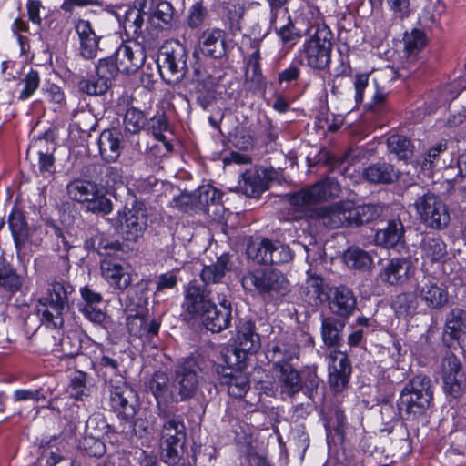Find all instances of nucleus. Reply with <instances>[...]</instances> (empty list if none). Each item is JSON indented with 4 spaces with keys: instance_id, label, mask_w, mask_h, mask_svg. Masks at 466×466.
Returning a JSON list of instances; mask_svg holds the SVG:
<instances>
[{
    "instance_id": "4c0bfd02",
    "label": "nucleus",
    "mask_w": 466,
    "mask_h": 466,
    "mask_svg": "<svg viewBox=\"0 0 466 466\" xmlns=\"http://www.w3.org/2000/svg\"><path fill=\"white\" fill-rule=\"evenodd\" d=\"M72 292V287L59 281H54L48 284L46 291L39 299L46 301H53L56 305L69 309L68 294Z\"/></svg>"
},
{
    "instance_id": "c9c22d12",
    "label": "nucleus",
    "mask_w": 466,
    "mask_h": 466,
    "mask_svg": "<svg viewBox=\"0 0 466 466\" xmlns=\"http://www.w3.org/2000/svg\"><path fill=\"white\" fill-rule=\"evenodd\" d=\"M229 269V256L223 254L218 258L215 263L205 266L201 271L200 277L205 284L218 283L222 280Z\"/></svg>"
},
{
    "instance_id": "09e8293b",
    "label": "nucleus",
    "mask_w": 466,
    "mask_h": 466,
    "mask_svg": "<svg viewBox=\"0 0 466 466\" xmlns=\"http://www.w3.org/2000/svg\"><path fill=\"white\" fill-rule=\"evenodd\" d=\"M146 125L144 113L135 107L127 110L124 116L125 130L130 134H137Z\"/></svg>"
},
{
    "instance_id": "dca6fc26",
    "label": "nucleus",
    "mask_w": 466,
    "mask_h": 466,
    "mask_svg": "<svg viewBox=\"0 0 466 466\" xmlns=\"http://www.w3.org/2000/svg\"><path fill=\"white\" fill-rule=\"evenodd\" d=\"M198 366L195 360H185L177 370L173 388L177 401H184L192 398L198 387Z\"/></svg>"
},
{
    "instance_id": "58836bf2",
    "label": "nucleus",
    "mask_w": 466,
    "mask_h": 466,
    "mask_svg": "<svg viewBox=\"0 0 466 466\" xmlns=\"http://www.w3.org/2000/svg\"><path fill=\"white\" fill-rule=\"evenodd\" d=\"M445 331L456 340L466 335V311L453 309L448 315Z\"/></svg>"
},
{
    "instance_id": "338daca9",
    "label": "nucleus",
    "mask_w": 466,
    "mask_h": 466,
    "mask_svg": "<svg viewBox=\"0 0 466 466\" xmlns=\"http://www.w3.org/2000/svg\"><path fill=\"white\" fill-rule=\"evenodd\" d=\"M246 78L248 81L253 82L258 88L264 86L265 81L259 63L248 62L246 71Z\"/></svg>"
},
{
    "instance_id": "3c124183",
    "label": "nucleus",
    "mask_w": 466,
    "mask_h": 466,
    "mask_svg": "<svg viewBox=\"0 0 466 466\" xmlns=\"http://www.w3.org/2000/svg\"><path fill=\"white\" fill-rule=\"evenodd\" d=\"M96 73L101 79L112 86L113 81L120 71L113 60V56L101 58L96 66Z\"/></svg>"
},
{
    "instance_id": "4d7b16f0",
    "label": "nucleus",
    "mask_w": 466,
    "mask_h": 466,
    "mask_svg": "<svg viewBox=\"0 0 466 466\" xmlns=\"http://www.w3.org/2000/svg\"><path fill=\"white\" fill-rule=\"evenodd\" d=\"M318 218L321 220L322 224L330 228H338L342 227V220L335 212V204L321 208L317 211Z\"/></svg>"
},
{
    "instance_id": "2eb2a0df",
    "label": "nucleus",
    "mask_w": 466,
    "mask_h": 466,
    "mask_svg": "<svg viewBox=\"0 0 466 466\" xmlns=\"http://www.w3.org/2000/svg\"><path fill=\"white\" fill-rule=\"evenodd\" d=\"M255 324L248 319H240L237 326L235 349L228 350L225 357L236 361L244 360L246 353H255L260 348L258 334L254 330Z\"/></svg>"
},
{
    "instance_id": "9d476101",
    "label": "nucleus",
    "mask_w": 466,
    "mask_h": 466,
    "mask_svg": "<svg viewBox=\"0 0 466 466\" xmlns=\"http://www.w3.org/2000/svg\"><path fill=\"white\" fill-rule=\"evenodd\" d=\"M243 361L225 357L223 364L215 365L218 380L228 387V392L234 398H242L249 389L248 373L244 370Z\"/></svg>"
},
{
    "instance_id": "6e6552de",
    "label": "nucleus",
    "mask_w": 466,
    "mask_h": 466,
    "mask_svg": "<svg viewBox=\"0 0 466 466\" xmlns=\"http://www.w3.org/2000/svg\"><path fill=\"white\" fill-rule=\"evenodd\" d=\"M413 206L420 220L426 227L441 230L449 225L451 216L448 207L439 196L427 192L418 197Z\"/></svg>"
},
{
    "instance_id": "ea45409f",
    "label": "nucleus",
    "mask_w": 466,
    "mask_h": 466,
    "mask_svg": "<svg viewBox=\"0 0 466 466\" xmlns=\"http://www.w3.org/2000/svg\"><path fill=\"white\" fill-rule=\"evenodd\" d=\"M388 149L399 160L406 161L413 155V147L409 138L401 135H392L387 139Z\"/></svg>"
},
{
    "instance_id": "a878e982",
    "label": "nucleus",
    "mask_w": 466,
    "mask_h": 466,
    "mask_svg": "<svg viewBox=\"0 0 466 466\" xmlns=\"http://www.w3.org/2000/svg\"><path fill=\"white\" fill-rule=\"evenodd\" d=\"M98 147L106 161H116L124 147L121 131L116 128L105 129L99 136Z\"/></svg>"
},
{
    "instance_id": "4468645a",
    "label": "nucleus",
    "mask_w": 466,
    "mask_h": 466,
    "mask_svg": "<svg viewBox=\"0 0 466 466\" xmlns=\"http://www.w3.org/2000/svg\"><path fill=\"white\" fill-rule=\"evenodd\" d=\"M309 7L310 6H308L307 9L303 10L300 17H298L295 21H292L289 16H287L285 23L280 25H278L277 19L280 15L285 16L286 12L280 9H273L271 11L269 19L270 25L275 28L276 34L284 46L293 47L302 35H305L308 21L303 19L302 16Z\"/></svg>"
},
{
    "instance_id": "f3484780",
    "label": "nucleus",
    "mask_w": 466,
    "mask_h": 466,
    "mask_svg": "<svg viewBox=\"0 0 466 466\" xmlns=\"http://www.w3.org/2000/svg\"><path fill=\"white\" fill-rule=\"evenodd\" d=\"M149 391L155 397L157 405V414L161 418L168 417L173 413L171 406L177 402L173 384L169 383L168 377L164 372H156L148 383Z\"/></svg>"
},
{
    "instance_id": "72a5a7b5",
    "label": "nucleus",
    "mask_w": 466,
    "mask_h": 466,
    "mask_svg": "<svg viewBox=\"0 0 466 466\" xmlns=\"http://www.w3.org/2000/svg\"><path fill=\"white\" fill-rule=\"evenodd\" d=\"M404 237V227L400 219L389 221L384 228L379 229L375 235V242L379 246L391 248L398 245Z\"/></svg>"
},
{
    "instance_id": "473e14b6",
    "label": "nucleus",
    "mask_w": 466,
    "mask_h": 466,
    "mask_svg": "<svg viewBox=\"0 0 466 466\" xmlns=\"http://www.w3.org/2000/svg\"><path fill=\"white\" fill-rule=\"evenodd\" d=\"M274 372L277 375L281 393L293 396L301 390L300 376L291 365H282L281 368H278L277 371Z\"/></svg>"
},
{
    "instance_id": "774afa93",
    "label": "nucleus",
    "mask_w": 466,
    "mask_h": 466,
    "mask_svg": "<svg viewBox=\"0 0 466 466\" xmlns=\"http://www.w3.org/2000/svg\"><path fill=\"white\" fill-rule=\"evenodd\" d=\"M177 278L173 271L161 274L157 282L156 293L163 292L166 289H172L177 286Z\"/></svg>"
},
{
    "instance_id": "5fc2aeb1",
    "label": "nucleus",
    "mask_w": 466,
    "mask_h": 466,
    "mask_svg": "<svg viewBox=\"0 0 466 466\" xmlns=\"http://www.w3.org/2000/svg\"><path fill=\"white\" fill-rule=\"evenodd\" d=\"M293 258L290 248L279 241H271L269 248V264H279L289 262Z\"/></svg>"
},
{
    "instance_id": "aec40b11",
    "label": "nucleus",
    "mask_w": 466,
    "mask_h": 466,
    "mask_svg": "<svg viewBox=\"0 0 466 466\" xmlns=\"http://www.w3.org/2000/svg\"><path fill=\"white\" fill-rule=\"evenodd\" d=\"M112 56L122 74L137 72L143 66L146 59L143 48L135 42L121 44Z\"/></svg>"
},
{
    "instance_id": "864d4df0",
    "label": "nucleus",
    "mask_w": 466,
    "mask_h": 466,
    "mask_svg": "<svg viewBox=\"0 0 466 466\" xmlns=\"http://www.w3.org/2000/svg\"><path fill=\"white\" fill-rule=\"evenodd\" d=\"M405 50L409 55L420 52L426 44V36L419 29H413L406 33L403 38Z\"/></svg>"
},
{
    "instance_id": "680f3d73",
    "label": "nucleus",
    "mask_w": 466,
    "mask_h": 466,
    "mask_svg": "<svg viewBox=\"0 0 466 466\" xmlns=\"http://www.w3.org/2000/svg\"><path fill=\"white\" fill-rule=\"evenodd\" d=\"M168 123L167 119L164 115L155 116L152 118V132L157 140L162 141L167 150L171 149V146L166 141V137L163 134L164 131L167 130Z\"/></svg>"
},
{
    "instance_id": "f8f14e48",
    "label": "nucleus",
    "mask_w": 466,
    "mask_h": 466,
    "mask_svg": "<svg viewBox=\"0 0 466 466\" xmlns=\"http://www.w3.org/2000/svg\"><path fill=\"white\" fill-rule=\"evenodd\" d=\"M340 187L331 178L321 180L290 196V204L298 208H306L311 205L339 196Z\"/></svg>"
},
{
    "instance_id": "79ce46f5",
    "label": "nucleus",
    "mask_w": 466,
    "mask_h": 466,
    "mask_svg": "<svg viewBox=\"0 0 466 466\" xmlns=\"http://www.w3.org/2000/svg\"><path fill=\"white\" fill-rule=\"evenodd\" d=\"M344 261L350 268L365 270L370 268L372 258L366 251L351 247L344 253Z\"/></svg>"
},
{
    "instance_id": "603ef678",
    "label": "nucleus",
    "mask_w": 466,
    "mask_h": 466,
    "mask_svg": "<svg viewBox=\"0 0 466 466\" xmlns=\"http://www.w3.org/2000/svg\"><path fill=\"white\" fill-rule=\"evenodd\" d=\"M21 85L23 86L18 98L20 100H26L30 98L34 93L37 90L40 85V76L36 70H30L24 78L21 79Z\"/></svg>"
},
{
    "instance_id": "7c9ffc66",
    "label": "nucleus",
    "mask_w": 466,
    "mask_h": 466,
    "mask_svg": "<svg viewBox=\"0 0 466 466\" xmlns=\"http://www.w3.org/2000/svg\"><path fill=\"white\" fill-rule=\"evenodd\" d=\"M267 183L264 171L252 168L242 174L239 187L246 196L258 197L267 189Z\"/></svg>"
},
{
    "instance_id": "f257e3e1",
    "label": "nucleus",
    "mask_w": 466,
    "mask_h": 466,
    "mask_svg": "<svg viewBox=\"0 0 466 466\" xmlns=\"http://www.w3.org/2000/svg\"><path fill=\"white\" fill-rule=\"evenodd\" d=\"M302 18L308 24L305 28L307 37L299 51L301 62L312 69L325 70L331 62L333 33L323 23L319 11L315 7H309Z\"/></svg>"
},
{
    "instance_id": "423d86ee",
    "label": "nucleus",
    "mask_w": 466,
    "mask_h": 466,
    "mask_svg": "<svg viewBox=\"0 0 466 466\" xmlns=\"http://www.w3.org/2000/svg\"><path fill=\"white\" fill-rule=\"evenodd\" d=\"M242 286L249 291H258L265 299H277L289 291L286 277L276 270H255L245 274Z\"/></svg>"
},
{
    "instance_id": "e2e57ef3",
    "label": "nucleus",
    "mask_w": 466,
    "mask_h": 466,
    "mask_svg": "<svg viewBox=\"0 0 466 466\" xmlns=\"http://www.w3.org/2000/svg\"><path fill=\"white\" fill-rule=\"evenodd\" d=\"M74 125L83 132L93 130L96 125L94 115L88 110H82L74 115Z\"/></svg>"
},
{
    "instance_id": "6ab92c4d",
    "label": "nucleus",
    "mask_w": 466,
    "mask_h": 466,
    "mask_svg": "<svg viewBox=\"0 0 466 466\" xmlns=\"http://www.w3.org/2000/svg\"><path fill=\"white\" fill-rule=\"evenodd\" d=\"M415 294L420 303L429 309H440L449 301L447 289L433 278H423L415 288Z\"/></svg>"
},
{
    "instance_id": "8fccbe9b",
    "label": "nucleus",
    "mask_w": 466,
    "mask_h": 466,
    "mask_svg": "<svg viewBox=\"0 0 466 466\" xmlns=\"http://www.w3.org/2000/svg\"><path fill=\"white\" fill-rule=\"evenodd\" d=\"M111 86L100 78L96 73L89 78L79 83L80 89L89 96H100L105 94Z\"/></svg>"
},
{
    "instance_id": "69168bd1",
    "label": "nucleus",
    "mask_w": 466,
    "mask_h": 466,
    "mask_svg": "<svg viewBox=\"0 0 466 466\" xmlns=\"http://www.w3.org/2000/svg\"><path fill=\"white\" fill-rule=\"evenodd\" d=\"M45 395L42 393L41 389H22L17 390L14 392V399L15 401H26L33 400L37 402L41 400H45Z\"/></svg>"
},
{
    "instance_id": "bb28decb",
    "label": "nucleus",
    "mask_w": 466,
    "mask_h": 466,
    "mask_svg": "<svg viewBox=\"0 0 466 466\" xmlns=\"http://www.w3.org/2000/svg\"><path fill=\"white\" fill-rule=\"evenodd\" d=\"M35 310L42 325L56 329L63 327L64 316L68 309L56 305L53 301L38 299Z\"/></svg>"
},
{
    "instance_id": "052dcab7",
    "label": "nucleus",
    "mask_w": 466,
    "mask_h": 466,
    "mask_svg": "<svg viewBox=\"0 0 466 466\" xmlns=\"http://www.w3.org/2000/svg\"><path fill=\"white\" fill-rule=\"evenodd\" d=\"M253 136L246 126L240 125L236 127L233 143L237 147L247 150L253 146Z\"/></svg>"
},
{
    "instance_id": "1a4fd4ad",
    "label": "nucleus",
    "mask_w": 466,
    "mask_h": 466,
    "mask_svg": "<svg viewBox=\"0 0 466 466\" xmlns=\"http://www.w3.org/2000/svg\"><path fill=\"white\" fill-rule=\"evenodd\" d=\"M161 431V458L167 464L177 463L183 441L186 438V427L179 417L166 418Z\"/></svg>"
},
{
    "instance_id": "a211bd4d",
    "label": "nucleus",
    "mask_w": 466,
    "mask_h": 466,
    "mask_svg": "<svg viewBox=\"0 0 466 466\" xmlns=\"http://www.w3.org/2000/svg\"><path fill=\"white\" fill-rule=\"evenodd\" d=\"M335 212H338L343 226L361 225L369 223L380 215V208L377 205L356 206L351 201L335 203Z\"/></svg>"
},
{
    "instance_id": "e433bc0d",
    "label": "nucleus",
    "mask_w": 466,
    "mask_h": 466,
    "mask_svg": "<svg viewBox=\"0 0 466 466\" xmlns=\"http://www.w3.org/2000/svg\"><path fill=\"white\" fill-rule=\"evenodd\" d=\"M421 254L425 261L441 262L446 254V244L438 237L426 238L421 243Z\"/></svg>"
},
{
    "instance_id": "f03ea898",
    "label": "nucleus",
    "mask_w": 466,
    "mask_h": 466,
    "mask_svg": "<svg viewBox=\"0 0 466 466\" xmlns=\"http://www.w3.org/2000/svg\"><path fill=\"white\" fill-rule=\"evenodd\" d=\"M183 307L192 317L200 319L211 332H220L229 326L232 311L230 303L223 299L218 306L213 304L197 286L187 288Z\"/></svg>"
},
{
    "instance_id": "0eeeda50",
    "label": "nucleus",
    "mask_w": 466,
    "mask_h": 466,
    "mask_svg": "<svg viewBox=\"0 0 466 466\" xmlns=\"http://www.w3.org/2000/svg\"><path fill=\"white\" fill-rule=\"evenodd\" d=\"M431 400V380L417 375L401 390L398 406L410 415H420L429 408Z\"/></svg>"
},
{
    "instance_id": "39448f33",
    "label": "nucleus",
    "mask_w": 466,
    "mask_h": 466,
    "mask_svg": "<svg viewBox=\"0 0 466 466\" xmlns=\"http://www.w3.org/2000/svg\"><path fill=\"white\" fill-rule=\"evenodd\" d=\"M66 189L71 199L82 204L90 212L107 215L113 209L105 189L93 181L74 180L67 185Z\"/></svg>"
},
{
    "instance_id": "49530a36",
    "label": "nucleus",
    "mask_w": 466,
    "mask_h": 466,
    "mask_svg": "<svg viewBox=\"0 0 466 466\" xmlns=\"http://www.w3.org/2000/svg\"><path fill=\"white\" fill-rule=\"evenodd\" d=\"M87 375L84 372H76L71 379L67 391L76 400H82L89 396L90 389L86 385Z\"/></svg>"
},
{
    "instance_id": "6e6d98bb",
    "label": "nucleus",
    "mask_w": 466,
    "mask_h": 466,
    "mask_svg": "<svg viewBox=\"0 0 466 466\" xmlns=\"http://www.w3.org/2000/svg\"><path fill=\"white\" fill-rule=\"evenodd\" d=\"M79 445L88 455L93 457H100L106 451L103 441H101L98 437L92 436L89 433L80 441Z\"/></svg>"
},
{
    "instance_id": "13d9d810",
    "label": "nucleus",
    "mask_w": 466,
    "mask_h": 466,
    "mask_svg": "<svg viewBox=\"0 0 466 466\" xmlns=\"http://www.w3.org/2000/svg\"><path fill=\"white\" fill-rule=\"evenodd\" d=\"M147 319L142 313L129 314L127 326L129 333L136 337H143L147 329Z\"/></svg>"
},
{
    "instance_id": "9b49d317",
    "label": "nucleus",
    "mask_w": 466,
    "mask_h": 466,
    "mask_svg": "<svg viewBox=\"0 0 466 466\" xmlns=\"http://www.w3.org/2000/svg\"><path fill=\"white\" fill-rule=\"evenodd\" d=\"M8 226L19 258L28 256L39 245L36 228L30 227L20 212L14 211L9 215Z\"/></svg>"
},
{
    "instance_id": "a18cd8bd",
    "label": "nucleus",
    "mask_w": 466,
    "mask_h": 466,
    "mask_svg": "<svg viewBox=\"0 0 466 466\" xmlns=\"http://www.w3.org/2000/svg\"><path fill=\"white\" fill-rule=\"evenodd\" d=\"M446 149L447 144L445 141L438 142L416 161V165L419 166L422 171H431L439 160L440 154Z\"/></svg>"
},
{
    "instance_id": "ddd939ff",
    "label": "nucleus",
    "mask_w": 466,
    "mask_h": 466,
    "mask_svg": "<svg viewBox=\"0 0 466 466\" xmlns=\"http://www.w3.org/2000/svg\"><path fill=\"white\" fill-rule=\"evenodd\" d=\"M113 223L121 228L127 240L136 242L147 228V217L144 208L133 206L131 208H124L118 211L116 218H113Z\"/></svg>"
},
{
    "instance_id": "cd10ccee",
    "label": "nucleus",
    "mask_w": 466,
    "mask_h": 466,
    "mask_svg": "<svg viewBox=\"0 0 466 466\" xmlns=\"http://www.w3.org/2000/svg\"><path fill=\"white\" fill-rule=\"evenodd\" d=\"M76 30L79 38L81 56L86 59L96 57L98 51V37L91 24L80 19L76 24Z\"/></svg>"
},
{
    "instance_id": "de8ad7c7",
    "label": "nucleus",
    "mask_w": 466,
    "mask_h": 466,
    "mask_svg": "<svg viewBox=\"0 0 466 466\" xmlns=\"http://www.w3.org/2000/svg\"><path fill=\"white\" fill-rule=\"evenodd\" d=\"M446 5L442 0H429L424 5L420 18L425 24H433L444 14Z\"/></svg>"
},
{
    "instance_id": "412c9836",
    "label": "nucleus",
    "mask_w": 466,
    "mask_h": 466,
    "mask_svg": "<svg viewBox=\"0 0 466 466\" xmlns=\"http://www.w3.org/2000/svg\"><path fill=\"white\" fill-rule=\"evenodd\" d=\"M441 378L445 392L453 397L459 396L465 387L461 361L452 353L447 354L441 361Z\"/></svg>"
},
{
    "instance_id": "2f4dec72",
    "label": "nucleus",
    "mask_w": 466,
    "mask_h": 466,
    "mask_svg": "<svg viewBox=\"0 0 466 466\" xmlns=\"http://www.w3.org/2000/svg\"><path fill=\"white\" fill-rule=\"evenodd\" d=\"M298 354L295 344L278 342L268 348L266 356L273 363L274 371H277L282 365H291L290 361L298 358Z\"/></svg>"
},
{
    "instance_id": "7ed1b4c3",
    "label": "nucleus",
    "mask_w": 466,
    "mask_h": 466,
    "mask_svg": "<svg viewBox=\"0 0 466 466\" xmlns=\"http://www.w3.org/2000/svg\"><path fill=\"white\" fill-rule=\"evenodd\" d=\"M139 8L130 10L127 14L125 28L135 35H140L153 27L172 25L175 15L174 9L168 2L162 1L155 5L154 0H141Z\"/></svg>"
},
{
    "instance_id": "c756f323",
    "label": "nucleus",
    "mask_w": 466,
    "mask_h": 466,
    "mask_svg": "<svg viewBox=\"0 0 466 466\" xmlns=\"http://www.w3.org/2000/svg\"><path fill=\"white\" fill-rule=\"evenodd\" d=\"M199 49L207 56L222 57L226 52L224 32L219 29L203 32L199 39Z\"/></svg>"
},
{
    "instance_id": "c85d7f7f",
    "label": "nucleus",
    "mask_w": 466,
    "mask_h": 466,
    "mask_svg": "<svg viewBox=\"0 0 466 466\" xmlns=\"http://www.w3.org/2000/svg\"><path fill=\"white\" fill-rule=\"evenodd\" d=\"M355 307L356 299L349 288L340 286L331 291L329 308L336 315L348 317L353 313Z\"/></svg>"
},
{
    "instance_id": "37998d69",
    "label": "nucleus",
    "mask_w": 466,
    "mask_h": 466,
    "mask_svg": "<svg viewBox=\"0 0 466 466\" xmlns=\"http://www.w3.org/2000/svg\"><path fill=\"white\" fill-rule=\"evenodd\" d=\"M420 300L414 293H401L396 297L392 307L399 317H407L414 314L419 306Z\"/></svg>"
},
{
    "instance_id": "0e129e2a",
    "label": "nucleus",
    "mask_w": 466,
    "mask_h": 466,
    "mask_svg": "<svg viewBox=\"0 0 466 466\" xmlns=\"http://www.w3.org/2000/svg\"><path fill=\"white\" fill-rule=\"evenodd\" d=\"M62 351L66 356L76 355L80 349V341L77 339L76 332H69L61 339Z\"/></svg>"
},
{
    "instance_id": "5701e85b",
    "label": "nucleus",
    "mask_w": 466,
    "mask_h": 466,
    "mask_svg": "<svg viewBox=\"0 0 466 466\" xmlns=\"http://www.w3.org/2000/svg\"><path fill=\"white\" fill-rule=\"evenodd\" d=\"M329 384L335 391H341L349 381L351 367L347 355L331 350L328 357Z\"/></svg>"
},
{
    "instance_id": "4be33fe9",
    "label": "nucleus",
    "mask_w": 466,
    "mask_h": 466,
    "mask_svg": "<svg viewBox=\"0 0 466 466\" xmlns=\"http://www.w3.org/2000/svg\"><path fill=\"white\" fill-rule=\"evenodd\" d=\"M100 270L103 279L115 289L123 291L132 283V268L128 264L104 259L101 261Z\"/></svg>"
},
{
    "instance_id": "c03bdc74",
    "label": "nucleus",
    "mask_w": 466,
    "mask_h": 466,
    "mask_svg": "<svg viewBox=\"0 0 466 466\" xmlns=\"http://www.w3.org/2000/svg\"><path fill=\"white\" fill-rule=\"evenodd\" d=\"M271 240L264 238L260 241H252L248 245L247 254L248 258L258 263L269 264V248Z\"/></svg>"
},
{
    "instance_id": "f704fd0d",
    "label": "nucleus",
    "mask_w": 466,
    "mask_h": 466,
    "mask_svg": "<svg viewBox=\"0 0 466 466\" xmlns=\"http://www.w3.org/2000/svg\"><path fill=\"white\" fill-rule=\"evenodd\" d=\"M399 170L391 164L377 163L368 167L364 172V177L372 183H392L399 177Z\"/></svg>"
},
{
    "instance_id": "b1692460",
    "label": "nucleus",
    "mask_w": 466,
    "mask_h": 466,
    "mask_svg": "<svg viewBox=\"0 0 466 466\" xmlns=\"http://www.w3.org/2000/svg\"><path fill=\"white\" fill-rule=\"evenodd\" d=\"M415 272L411 261L406 258H392L384 265L379 274V279L392 286L405 284Z\"/></svg>"
},
{
    "instance_id": "bf43d9fd",
    "label": "nucleus",
    "mask_w": 466,
    "mask_h": 466,
    "mask_svg": "<svg viewBox=\"0 0 466 466\" xmlns=\"http://www.w3.org/2000/svg\"><path fill=\"white\" fill-rule=\"evenodd\" d=\"M221 198V193L209 185L202 186L198 189V198L200 206L218 203Z\"/></svg>"
},
{
    "instance_id": "393cba45",
    "label": "nucleus",
    "mask_w": 466,
    "mask_h": 466,
    "mask_svg": "<svg viewBox=\"0 0 466 466\" xmlns=\"http://www.w3.org/2000/svg\"><path fill=\"white\" fill-rule=\"evenodd\" d=\"M136 394L124 381L112 386L110 390V405L119 417L125 420L131 419L136 414Z\"/></svg>"
},
{
    "instance_id": "a19ab883",
    "label": "nucleus",
    "mask_w": 466,
    "mask_h": 466,
    "mask_svg": "<svg viewBox=\"0 0 466 466\" xmlns=\"http://www.w3.org/2000/svg\"><path fill=\"white\" fill-rule=\"evenodd\" d=\"M343 327L344 323L334 318L323 319L321 326L323 342L329 347L338 345L341 339L340 333Z\"/></svg>"
},
{
    "instance_id": "20e7f679",
    "label": "nucleus",
    "mask_w": 466,
    "mask_h": 466,
    "mask_svg": "<svg viewBox=\"0 0 466 466\" xmlns=\"http://www.w3.org/2000/svg\"><path fill=\"white\" fill-rule=\"evenodd\" d=\"M187 51L177 40L166 41L160 47L157 64L162 78L168 84H177L187 71Z\"/></svg>"
}]
</instances>
